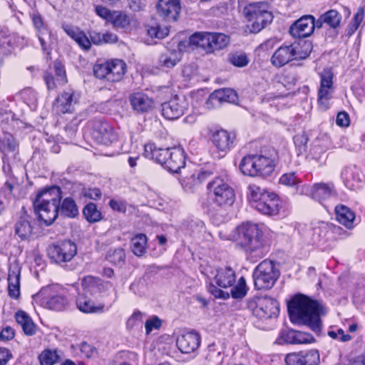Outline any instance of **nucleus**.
Listing matches in <instances>:
<instances>
[{
	"label": "nucleus",
	"instance_id": "f257e3e1",
	"mask_svg": "<svg viewBox=\"0 0 365 365\" xmlns=\"http://www.w3.org/2000/svg\"><path fill=\"white\" fill-rule=\"evenodd\" d=\"M322 312V307L319 303L302 294L295 296L288 304L291 321L295 324H305L316 332L321 330Z\"/></svg>",
	"mask_w": 365,
	"mask_h": 365
},
{
	"label": "nucleus",
	"instance_id": "f03ea898",
	"mask_svg": "<svg viewBox=\"0 0 365 365\" xmlns=\"http://www.w3.org/2000/svg\"><path fill=\"white\" fill-rule=\"evenodd\" d=\"M247 190L248 200L257 211L267 215H274L279 212L280 201L277 195L254 184L250 185Z\"/></svg>",
	"mask_w": 365,
	"mask_h": 365
},
{
	"label": "nucleus",
	"instance_id": "7ed1b4c3",
	"mask_svg": "<svg viewBox=\"0 0 365 365\" xmlns=\"http://www.w3.org/2000/svg\"><path fill=\"white\" fill-rule=\"evenodd\" d=\"M262 232L259 227L253 223H245L237 228L236 240L250 254L256 253L255 257H261L263 255Z\"/></svg>",
	"mask_w": 365,
	"mask_h": 365
},
{
	"label": "nucleus",
	"instance_id": "20e7f679",
	"mask_svg": "<svg viewBox=\"0 0 365 365\" xmlns=\"http://www.w3.org/2000/svg\"><path fill=\"white\" fill-rule=\"evenodd\" d=\"M243 13L247 21V26L252 33L259 32L273 19L267 5L262 2L250 4L245 7Z\"/></svg>",
	"mask_w": 365,
	"mask_h": 365
},
{
	"label": "nucleus",
	"instance_id": "39448f33",
	"mask_svg": "<svg viewBox=\"0 0 365 365\" xmlns=\"http://www.w3.org/2000/svg\"><path fill=\"white\" fill-rule=\"evenodd\" d=\"M207 188L210 198L216 206L227 207L234 203L235 191L225 179L215 178L207 184Z\"/></svg>",
	"mask_w": 365,
	"mask_h": 365
},
{
	"label": "nucleus",
	"instance_id": "423d86ee",
	"mask_svg": "<svg viewBox=\"0 0 365 365\" xmlns=\"http://www.w3.org/2000/svg\"><path fill=\"white\" fill-rule=\"evenodd\" d=\"M279 277V272L271 260L260 262L253 272L255 287L257 289H271Z\"/></svg>",
	"mask_w": 365,
	"mask_h": 365
},
{
	"label": "nucleus",
	"instance_id": "0eeeda50",
	"mask_svg": "<svg viewBox=\"0 0 365 365\" xmlns=\"http://www.w3.org/2000/svg\"><path fill=\"white\" fill-rule=\"evenodd\" d=\"M126 63L120 59H113L104 63L96 64L93 73L96 78L110 82L120 81L126 72Z\"/></svg>",
	"mask_w": 365,
	"mask_h": 365
},
{
	"label": "nucleus",
	"instance_id": "6e6552de",
	"mask_svg": "<svg viewBox=\"0 0 365 365\" xmlns=\"http://www.w3.org/2000/svg\"><path fill=\"white\" fill-rule=\"evenodd\" d=\"M247 307L256 317L259 319L277 317L279 312L277 301L267 296L249 299Z\"/></svg>",
	"mask_w": 365,
	"mask_h": 365
},
{
	"label": "nucleus",
	"instance_id": "1a4fd4ad",
	"mask_svg": "<svg viewBox=\"0 0 365 365\" xmlns=\"http://www.w3.org/2000/svg\"><path fill=\"white\" fill-rule=\"evenodd\" d=\"M95 11L98 16L110 23L116 29L128 30L135 26L133 17L122 11H111L102 6H96Z\"/></svg>",
	"mask_w": 365,
	"mask_h": 365
},
{
	"label": "nucleus",
	"instance_id": "9d476101",
	"mask_svg": "<svg viewBox=\"0 0 365 365\" xmlns=\"http://www.w3.org/2000/svg\"><path fill=\"white\" fill-rule=\"evenodd\" d=\"M320 86L318 91V103L320 108L327 110L329 101L332 98L334 88L333 86L334 74L331 69H324L320 73Z\"/></svg>",
	"mask_w": 365,
	"mask_h": 365
},
{
	"label": "nucleus",
	"instance_id": "9b49d317",
	"mask_svg": "<svg viewBox=\"0 0 365 365\" xmlns=\"http://www.w3.org/2000/svg\"><path fill=\"white\" fill-rule=\"evenodd\" d=\"M57 288V286H49L40 291L38 297L43 307L55 311H61L66 307L67 299L56 291Z\"/></svg>",
	"mask_w": 365,
	"mask_h": 365
},
{
	"label": "nucleus",
	"instance_id": "f8f14e48",
	"mask_svg": "<svg viewBox=\"0 0 365 365\" xmlns=\"http://www.w3.org/2000/svg\"><path fill=\"white\" fill-rule=\"evenodd\" d=\"M92 125L91 138L98 144L108 146L118 140V134L110 125L102 120H96L90 123Z\"/></svg>",
	"mask_w": 365,
	"mask_h": 365
},
{
	"label": "nucleus",
	"instance_id": "ddd939ff",
	"mask_svg": "<svg viewBox=\"0 0 365 365\" xmlns=\"http://www.w3.org/2000/svg\"><path fill=\"white\" fill-rule=\"evenodd\" d=\"M76 246L71 241H63L48 247L47 252L51 259L56 263L70 261L76 254Z\"/></svg>",
	"mask_w": 365,
	"mask_h": 365
},
{
	"label": "nucleus",
	"instance_id": "4468645a",
	"mask_svg": "<svg viewBox=\"0 0 365 365\" xmlns=\"http://www.w3.org/2000/svg\"><path fill=\"white\" fill-rule=\"evenodd\" d=\"M79 94L72 89L63 91L53 103V110L57 114L71 113L78 103Z\"/></svg>",
	"mask_w": 365,
	"mask_h": 365
},
{
	"label": "nucleus",
	"instance_id": "2eb2a0df",
	"mask_svg": "<svg viewBox=\"0 0 365 365\" xmlns=\"http://www.w3.org/2000/svg\"><path fill=\"white\" fill-rule=\"evenodd\" d=\"M230 294L228 292L223 291L211 284L208 287V291L217 299H227L232 296V298L238 299H242L247 292V287L246 284L245 279L241 277L237 284L231 287Z\"/></svg>",
	"mask_w": 365,
	"mask_h": 365
},
{
	"label": "nucleus",
	"instance_id": "dca6fc26",
	"mask_svg": "<svg viewBox=\"0 0 365 365\" xmlns=\"http://www.w3.org/2000/svg\"><path fill=\"white\" fill-rule=\"evenodd\" d=\"M157 14L166 21L178 20L181 11L180 0H158Z\"/></svg>",
	"mask_w": 365,
	"mask_h": 365
},
{
	"label": "nucleus",
	"instance_id": "f3484780",
	"mask_svg": "<svg viewBox=\"0 0 365 365\" xmlns=\"http://www.w3.org/2000/svg\"><path fill=\"white\" fill-rule=\"evenodd\" d=\"M317 28V20L312 15H307L297 20L289 28L290 34L295 38H305Z\"/></svg>",
	"mask_w": 365,
	"mask_h": 365
},
{
	"label": "nucleus",
	"instance_id": "a211bd4d",
	"mask_svg": "<svg viewBox=\"0 0 365 365\" xmlns=\"http://www.w3.org/2000/svg\"><path fill=\"white\" fill-rule=\"evenodd\" d=\"M237 93L231 88H220L213 91L205 102L207 109L220 107L222 103H235L237 101Z\"/></svg>",
	"mask_w": 365,
	"mask_h": 365
},
{
	"label": "nucleus",
	"instance_id": "6ab92c4d",
	"mask_svg": "<svg viewBox=\"0 0 365 365\" xmlns=\"http://www.w3.org/2000/svg\"><path fill=\"white\" fill-rule=\"evenodd\" d=\"M185 108L186 103L184 98L175 96L162 104V114L168 120H175L183 115Z\"/></svg>",
	"mask_w": 365,
	"mask_h": 365
},
{
	"label": "nucleus",
	"instance_id": "aec40b11",
	"mask_svg": "<svg viewBox=\"0 0 365 365\" xmlns=\"http://www.w3.org/2000/svg\"><path fill=\"white\" fill-rule=\"evenodd\" d=\"M77 309L84 314H103L108 310L103 302H95L86 295H79L76 301Z\"/></svg>",
	"mask_w": 365,
	"mask_h": 365
},
{
	"label": "nucleus",
	"instance_id": "412c9836",
	"mask_svg": "<svg viewBox=\"0 0 365 365\" xmlns=\"http://www.w3.org/2000/svg\"><path fill=\"white\" fill-rule=\"evenodd\" d=\"M200 336L195 331H189L181 334L177 339L176 344L178 349L184 354L195 351L200 346Z\"/></svg>",
	"mask_w": 365,
	"mask_h": 365
},
{
	"label": "nucleus",
	"instance_id": "4be33fe9",
	"mask_svg": "<svg viewBox=\"0 0 365 365\" xmlns=\"http://www.w3.org/2000/svg\"><path fill=\"white\" fill-rule=\"evenodd\" d=\"M213 280L217 287L227 289L232 287L236 282V274L230 267H220L212 273Z\"/></svg>",
	"mask_w": 365,
	"mask_h": 365
},
{
	"label": "nucleus",
	"instance_id": "5701e85b",
	"mask_svg": "<svg viewBox=\"0 0 365 365\" xmlns=\"http://www.w3.org/2000/svg\"><path fill=\"white\" fill-rule=\"evenodd\" d=\"M129 102L133 110L138 113H148L153 108V99L140 92L130 94Z\"/></svg>",
	"mask_w": 365,
	"mask_h": 365
},
{
	"label": "nucleus",
	"instance_id": "b1692460",
	"mask_svg": "<svg viewBox=\"0 0 365 365\" xmlns=\"http://www.w3.org/2000/svg\"><path fill=\"white\" fill-rule=\"evenodd\" d=\"M61 191L59 187L52 186L40 191L34 200V205H60Z\"/></svg>",
	"mask_w": 365,
	"mask_h": 365
},
{
	"label": "nucleus",
	"instance_id": "393cba45",
	"mask_svg": "<svg viewBox=\"0 0 365 365\" xmlns=\"http://www.w3.org/2000/svg\"><path fill=\"white\" fill-rule=\"evenodd\" d=\"M38 219L46 225H51L58 217L59 205L43 204L34 205Z\"/></svg>",
	"mask_w": 365,
	"mask_h": 365
},
{
	"label": "nucleus",
	"instance_id": "a878e982",
	"mask_svg": "<svg viewBox=\"0 0 365 365\" xmlns=\"http://www.w3.org/2000/svg\"><path fill=\"white\" fill-rule=\"evenodd\" d=\"M16 148L17 143L11 134L6 132L0 133V150L4 155L2 158L4 164H6L9 158L15 157ZM5 168L4 165V170Z\"/></svg>",
	"mask_w": 365,
	"mask_h": 365
},
{
	"label": "nucleus",
	"instance_id": "bb28decb",
	"mask_svg": "<svg viewBox=\"0 0 365 365\" xmlns=\"http://www.w3.org/2000/svg\"><path fill=\"white\" fill-rule=\"evenodd\" d=\"M309 195L317 201H322L336 195V190L333 183L319 182L312 185Z\"/></svg>",
	"mask_w": 365,
	"mask_h": 365
},
{
	"label": "nucleus",
	"instance_id": "cd10ccee",
	"mask_svg": "<svg viewBox=\"0 0 365 365\" xmlns=\"http://www.w3.org/2000/svg\"><path fill=\"white\" fill-rule=\"evenodd\" d=\"M235 135L228 131L220 129L213 131L212 141L215 146L220 151L227 152L232 147Z\"/></svg>",
	"mask_w": 365,
	"mask_h": 365
},
{
	"label": "nucleus",
	"instance_id": "c85d7f7f",
	"mask_svg": "<svg viewBox=\"0 0 365 365\" xmlns=\"http://www.w3.org/2000/svg\"><path fill=\"white\" fill-rule=\"evenodd\" d=\"M185 165L184 150L179 147L170 148L165 168L170 172L178 173Z\"/></svg>",
	"mask_w": 365,
	"mask_h": 365
},
{
	"label": "nucleus",
	"instance_id": "c756f323",
	"mask_svg": "<svg viewBox=\"0 0 365 365\" xmlns=\"http://www.w3.org/2000/svg\"><path fill=\"white\" fill-rule=\"evenodd\" d=\"M170 152V148H156L155 145L150 143L145 145V156L161 164L164 168Z\"/></svg>",
	"mask_w": 365,
	"mask_h": 365
},
{
	"label": "nucleus",
	"instance_id": "7c9ffc66",
	"mask_svg": "<svg viewBox=\"0 0 365 365\" xmlns=\"http://www.w3.org/2000/svg\"><path fill=\"white\" fill-rule=\"evenodd\" d=\"M342 16L336 9H330L322 14L317 19V28L320 29L325 24L331 29H336L339 26Z\"/></svg>",
	"mask_w": 365,
	"mask_h": 365
},
{
	"label": "nucleus",
	"instance_id": "2f4dec72",
	"mask_svg": "<svg viewBox=\"0 0 365 365\" xmlns=\"http://www.w3.org/2000/svg\"><path fill=\"white\" fill-rule=\"evenodd\" d=\"M294 50L291 45L280 46L272 55L271 61L274 66L282 67L294 60L292 52Z\"/></svg>",
	"mask_w": 365,
	"mask_h": 365
},
{
	"label": "nucleus",
	"instance_id": "473e14b6",
	"mask_svg": "<svg viewBox=\"0 0 365 365\" xmlns=\"http://www.w3.org/2000/svg\"><path fill=\"white\" fill-rule=\"evenodd\" d=\"M63 29L67 35L73 38L82 48L85 50L89 49L91 41L86 35L78 28L65 24L63 25Z\"/></svg>",
	"mask_w": 365,
	"mask_h": 365
},
{
	"label": "nucleus",
	"instance_id": "72a5a7b5",
	"mask_svg": "<svg viewBox=\"0 0 365 365\" xmlns=\"http://www.w3.org/2000/svg\"><path fill=\"white\" fill-rule=\"evenodd\" d=\"M257 155L245 156L240 163L242 173L251 177L257 176Z\"/></svg>",
	"mask_w": 365,
	"mask_h": 365
},
{
	"label": "nucleus",
	"instance_id": "f704fd0d",
	"mask_svg": "<svg viewBox=\"0 0 365 365\" xmlns=\"http://www.w3.org/2000/svg\"><path fill=\"white\" fill-rule=\"evenodd\" d=\"M335 212L336 220L339 223L349 229L353 227L355 215L349 207L339 205L336 207Z\"/></svg>",
	"mask_w": 365,
	"mask_h": 365
},
{
	"label": "nucleus",
	"instance_id": "c9c22d12",
	"mask_svg": "<svg viewBox=\"0 0 365 365\" xmlns=\"http://www.w3.org/2000/svg\"><path fill=\"white\" fill-rule=\"evenodd\" d=\"M181 59V53L179 51H167L159 57V65L163 68H171L175 66Z\"/></svg>",
	"mask_w": 365,
	"mask_h": 365
},
{
	"label": "nucleus",
	"instance_id": "e433bc0d",
	"mask_svg": "<svg viewBox=\"0 0 365 365\" xmlns=\"http://www.w3.org/2000/svg\"><path fill=\"white\" fill-rule=\"evenodd\" d=\"M209 53L225 48L230 42L228 36L222 33H210Z\"/></svg>",
	"mask_w": 365,
	"mask_h": 365
},
{
	"label": "nucleus",
	"instance_id": "4c0bfd02",
	"mask_svg": "<svg viewBox=\"0 0 365 365\" xmlns=\"http://www.w3.org/2000/svg\"><path fill=\"white\" fill-rule=\"evenodd\" d=\"M210 32H196L188 40L190 46L201 48L206 53H209Z\"/></svg>",
	"mask_w": 365,
	"mask_h": 365
},
{
	"label": "nucleus",
	"instance_id": "58836bf2",
	"mask_svg": "<svg viewBox=\"0 0 365 365\" xmlns=\"http://www.w3.org/2000/svg\"><path fill=\"white\" fill-rule=\"evenodd\" d=\"M257 176H269L274 169V160L269 156L257 155Z\"/></svg>",
	"mask_w": 365,
	"mask_h": 365
},
{
	"label": "nucleus",
	"instance_id": "ea45409f",
	"mask_svg": "<svg viewBox=\"0 0 365 365\" xmlns=\"http://www.w3.org/2000/svg\"><path fill=\"white\" fill-rule=\"evenodd\" d=\"M8 282L9 296L13 299H17L20 294V271L19 269H10Z\"/></svg>",
	"mask_w": 365,
	"mask_h": 365
},
{
	"label": "nucleus",
	"instance_id": "a19ab883",
	"mask_svg": "<svg viewBox=\"0 0 365 365\" xmlns=\"http://www.w3.org/2000/svg\"><path fill=\"white\" fill-rule=\"evenodd\" d=\"M147 241V237L144 234H138L132 238L130 248L135 255L140 257L146 252Z\"/></svg>",
	"mask_w": 365,
	"mask_h": 365
},
{
	"label": "nucleus",
	"instance_id": "79ce46f5",
	"mask_svg": "<svg viewBox=\"0 0 365 365\" xmlns=\"http://www.w3.org/2000/svg\"><path fill=\"white\" fill-rule=\"evenodd\" d=\"M16 234L22 240L27 239L32 232L29 217L24 215L18 220L15 227Z\"/></svg>",
	"mask_w": 365,
	"mask_h": 365
},
{
	"label": "nucleus",
	"instance_id": "37998d69",
	"mask_svg": "<svg viewBox=\"0 0 365 365\" xmlns=\"http://www.w3.org/2000/svg\"><path fill=\"white\" fill-rule=\"evenodd\" d=\"M294 51L292 52L294 60L304 59L308 57L312 51V44L309 41L294 43L291 44Z\"/></svg>",
	"mask_w": 365,
	"mask_h": 365
},
{
	"label": "nucleus",
	"instance_id": "c03bdc74",
	"mask_svg": "<svg viewBox=\"0 0 365 365\" xmlns=\"http://www.w3.org/2000/svg\"><path fill=\"white\" fill-rule=\"evenodd\" d=\"M103 285L105 287L111 286L108 282H103L99 278L93 276L84 277L81 280V286L83 289L88 292H94L96 289H98L99 286Z\"/></svg>",
	"mask_w": 365,
	"mask_h": 365
},
{
	"label": "nucleus",
	"instance_id": "a18cd8bd",
	"mask_svg": "<svg viewBox=\"0 0 365 365\" xmlns=\"http://www.w3.org/2000/svg\"><path fill=\"white\" fill-rule=\"evenodd\" d=\"M61 212L66 217H76L78 214V210L74 200L70 197H66L62 202Z\"/></svg>",
	"mask_w": 365,
	"mask_h": 365
},
{
	"label": "nucleus",
	"instance_id": "49530a36",
	"mask_svg": "<svg viewBox=\"0 0 365 365\" xmlns=\"http://www.w3.org/2000/svg\"><path fill=\"white\" fill-rule=\"evenodd\" d=\"M86 219L89 222H96L101 220V212L98 210L94 203H88L83 210Z\"/></svg>",
	"mask_w": 365,
	"mask_h": 365
},
{
	"label": "nucleus",
	"instance_id": "de8ad7c7",
	"mask_svg": "<svg viewBox=\"0 0 365 365\" xmlns=\"http://www.w3.org/2000/svg\"><path fill=\"white\" fill-rule=\"evenodd\" d=\"M364 18V8L363 6H360L354 14L352 22L348 26L347 34L349 36H351L358 29L361 24L363 22Z\"/></svg>",
	"mask_w": 365,
	"mask_h": 365
},
{
	"label": "nucleus",
	"instance_id": "09e8293b",
	"mask_svg": "<svg viewBox=\"0 0 365 365\" xmlns=\"http://www.w3.org/2000/svg\"><path fill=\"white\" fill-rule=\"evenodd\" d=\"M279 182L287 187H293L296 190L298 185L301 183L300 179L296 175L295 173H287L283 174L279 180Z\"/></svg>",
	"mask_w": 365,
	"mask_h": 365
},
{
	"label": "nucleus",
	"instance_id": "8fccbe9b",
	"mask_svg": "<svg viewBox=\"0 0 365 365\" xmlns=\"http://www.w3.org/2000/svg\"><path fill=\"white\" fill-rule=\"evenodd\" d=\"M106 258L113 264H120L124 262L125 253L122 248L110 250L107 253Z\"/></svg>",
	"mask_w": 365,
	"mask_h": 365
},
{
	"label": "nucleus",
	"instance_id": "3c124183",
	"mask_svg": "<svg viewBox=\"0 0 365 365\" xmlns=\"http://www.w3.org/2000/svg\"><path fill=\"white\" fill-rule=\"evenodd\" d=\"M303 365H318L320 361L319 351L315 349L303 351Z\"/></svg>",
	"mask_w": 365,
	"mask_h": 365
},
{
	"label": "nucleus",
	"instance_id": "603ef678",
	"mask_svg": "<svg viewBox=\"0 0 365 365\" xmlns=\"http://www.w3.org/2000/svg\"><path fill=\"white\" fill-rule=\"evenodd\" d=\"M212 172L208 170H201L196 173L192 174L190 178H187V184H190L191 186H196L202 183L210 176H211Z\"/></svg>",
	"mask_w": 365,
	"mask_h": 365
},
{
	"label": "nucleus",
	"instance_id": "864d4df0",
	"mask_svg": "<svg viewBox=\"0 0 365 365\" xmlns=\"http://www.w3.org/2000/svg\"><path fill=\"white\" fill-rule=\"evenodd\" d=\"M58 360V356L56 351L46 350L39 356L41 365H53Z\"/></svg>",
	"mask_w": 365,
	"mask_h": 365
},
{
	"label": "nucleus",
	"instance_id": "5fc2aeb1",
	"mask_svg": "<svg viewBox=\"0 0 365 365\" xmlns=\"http://www.w3.org/2000/svg\"><path fill=\"white\" fill-rule=\"evenodd\" d=\"M228 61L231 64L239 68L245 67L249 63V58L247 55L242 53L230 54L229 56Z\"/></svg>",
	"mask_w": 365,
	"mask_h": 365
},
{
	"label": "nucleus",
	"instance_id": "6e6d98bb",
	"mask_svg": "<svg viewBox=\"0 0 365 365\" xmlns=\"http://www.w3.org/2000/svg\"><path fill=\"white\" fill-rule=\"evenodd\" d=\"M169 30L168 27H160L158 25L151 26L148 29V34L151 38H164L168 35Z\"/></svg>",
	"mask_w": 365,
	"mask_h": 365
},
{
	"label": "nucleus",
	"instance_id": "4d7b16f0",
	"mask_svg": "<svg viewBox=\"0 0 365 365\" xmlns=\"http://www.w3.org/2000/svg\"><path fill=\"white\" fill-rule=\"evenodd\" d=\"M56 81L58 84H64L67 82L66 71L63 65L60 61L54 62Z\"/></svg>",
	"mask_w": 365,
	"mask_h": 365
},
{
	"label": "nucleus",
	"instance_id": "13d9d810",
	"mask_svg": "<svg viewBox=\"0 0 365 365\" xmlns=\"http://www.w3.org/2000/svg\"><path fill=\"white\" fill-rule=\"evenodd\" d=\"M303 351L287 354L284 358L287 365H303Z\"/></svg>",
	"mask_w": 365,
	"mask_h": 365
},
{
	"label": "nucleus",
	"instance_id": "bf43d9fd",
	"mask_svg": "<svg viewBox=\"0 0 365 365\" xmlns=\"http://www.w3.org/2000/svg\"><path fill=\"white\" fill-rule=\"evenodd\" d=\"M314 341V338L312 334L307 333V332L295 331L294 344H311Z\"/></svg>",
	"mask_w": 365,
	"mask_h": 365
},
{
	"label": "nucleus",
	"instance_id": "052dcab7",
	"mask_svg": "<svg viewBox=\"0 0 365 365\" xmlns=\"http://www.w3.org/2000/svg\"><path fill=\"white\" fill-rule=\"evenodd\" d=\"M295 331L294 330H284L281 331L280 336L278 338L279 344H294Z\"/></svg>",
	"mask_w": 365,
	"mask_h": 365
},
{
	"label": "nucleus",
	"instance_id": "680f3d73",
	"mask_svg": "<svg viewBox=\"0 0 365 365\" xmlns=\"http://www.w3.org/2000/svg\"><path fill=\"white\" fill-rule=\"evenodd\" d=\"M161 326V321L158 317L147 320L145 324L146 334H149L153 329H158Z\"/></svg>",
	"mask_w": 365,
	"mask_h": 365
},
{
	"label": "nucleus",
	"instance_id": "e2e57ef3",
	"mask_svg": "<svg viewBox=\"0 0 365 365\" xmlns=\"http://www.w3.org/2000/svg\"><path fill=\"white\" fill-rule=\"evenodd\" d=\"M328 335L332 339H338L341 341H348L351 339V336L345 334L341 329L336 331H329Z\"/></svg>",
	"mask_w": 365,
	"mask_h": 365
},
{
	"label": "nucleus",
	"instance_id": "0e129e2a",
	"mask_svg": "<svg viewBox=\"0 0 365 365\" xmlns=\"http://www.w3.org/2000/svg\"><path fill=\"white\" fill-rule=\"evenodd\" d=\"M336 123L340 127H348L350 123L348 113L346 112H339L336 116Z\"/></svg>",
	"mask_w": 365,
	"mask_h": 365
},
{
	"label": "nucleus",
	"instance_id": "69168bd1",
	"mask_svg": "<svg viewBox=\"0 0 365 365\" xmlns=\"http://www.w3.org/2000/svg\"><path fill=\"white\" fill-rule=\"evenodd\" d=\"M14 336V329L10 327H6L3 328L0 333V339L1 340H11Z\"/></svg>",
	"mask_w": 365,
	"mask_h": 365
},
{
	"label": "nucleus",
	"instance_id": "338daca9",
	"mask_svg": "<svg viewBox=\"0 0 365 365\" xmlns=\"http://www.w3.org/2000/svg\"><path fill=\"white\" fill-rule=\"evenodd\" d=\"M84 196L92 200H97L101 197V192L98 188H90L84 191Z\"/></svg>",
	"mask_w": 365,
	"mask_h": 365
},
{
	"label": "nucleus",
	"instance_id": "774afa93",
	"mask_svg": "<svg viewBox=\"0 0 365 365\" xmlns=\"http://www.w3.org/2000/svg\"><path fill=\"white\" fill-rule=\"evenodd\" d=\"M16 322L21 327V328L26 324L27 321L31 318L26 312L19 311L16 314Z\"/></svg>",
	"mask_w": 365,
	"mask_h": 365
}]
</instances>
